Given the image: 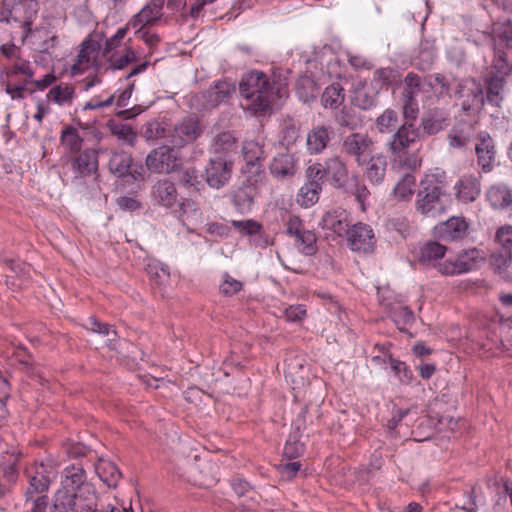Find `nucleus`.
Returning a JSON list of instances; mask_svg holds the SVG:
<instances>
[{"mask_svg":"<svg viewBox=\"0 0 512 512\" xmlns=\"http://www.w3.org/2000/svg\"><path fill=\"white\" fill-rule=\"evenodd\" d=\"M142 134L147 140L158 139L165 135V128L156 120L149 121L143 126Z\"/></svg>","mask_w":512,"mask_h":512,"instance_id":"e2e57ef3","label":"nucleus"},{"mask_svg":"<svg viewBox=\"0 0 512 512\" xmlns=\"http://www.w3.org/2000/svg\"><path fill=\"white\" fill-rule=\"evenodd\" d=\"M450 124L449 112L445 109L434 107L428 109L421 117L420 129L422 140L425 136L436 135L446 129Z\"/></svg>","mask_w":512,"mask_h":512,"instance_id":"dca6fc26","label":"nucleus"},{"mask_svg":"<svg viewBox=\"0 0 512 512\" xmlns=\"http://www.w3.org/2000/svg\"><path fill=\"white\" fill-rule=\"evenodd\" d=\"M243 283L231 277L227 272L223 275V282L219 287L222 295L231 297L241 291Z\"/></svg>","mask_w":512,"mask_h":512,"instance_id":"6e6d98bb","label":"nucleus"},{"mask_svg":"<svg viewBox=\"0 0 512 512\" xmlns=\"http://www.w3.org/2000/svg\"><path fill=\"white\" fill-rule=\"evenodd\" d=\"M399 122L398 113L394 109H385L375 120V128L380 134L395 133Z\"/></svg>","mask_w":512,"mask_h":512,"instance_id":"a19ab883","label":"nucleus"},{"mask_svg":"<svg viewBox=\"0 0 512 512\" xmlns=\"http://www.w3.org/2000/svg\"><path fill=\"white\" fill-rule=\"evenodd\" d=\"M457 105L461 108V115L465 118L475 117L485 104L484 90L475 80H466L458 83L455 90Z\"/></svg>","mask_w":512,"mask_h":512,"instance_id":"39448f33","label":"nucleus"},{"mask_svg":"<svg viewBox=\"0 0 512 512\" xmlns=\"http://www.w3.org/2000/svg\"><path fill=\"white\" fill-rule=\"evenodd\" d=\"M335 132L331 126L318 125L307 135V148L312 154L322 152L334 138Z\"/></svg>","mask_w":512,"mask_h":512,"instance_id":"cd10ccee","label":"nucleus"},{"mask_svg":"<svg viewBox=\"0 0 512 512\" xmlns=\"http://www.w3.org/2000/svg\"><path fill=\"white\" fill-rule=\"evenodd\" d=\"M100 477L108 486L116 487L121 478V472L114 463L107 462L102 467Z\"/></svg>","mask_w":512,"mask_h":512,"instance_id":"5fc2aeb1","label":"nucleus"},{"mask_svg":"<svg viewBox=\"0 0 512 512\" xmlns=\"http://www.w3.org/2000/svg\"><path fill=\"white\" fill-rule=\"evenodd\" d=\"M255 196V188L252 185L242 186L233 194V202L240 210L251 207Z\"/></svg>","mask_w":512,"mask_h":512,"instance_id":"de8ad7c7","label":"nucleus"},{"mask_svg":"<svg viewBox=\"0 0 512 512\" xmlns=\"http://www.w3.org/2000/svg\"><path fill=\"white\" fill-rule=\"evenodd\" d=\"M92 485L87 481V474L81 465H69L62 472L61 487L67 489L71 493H79L83 491L85 486Z\"/></svg>","mask_w":512,"mask_h":512,"instance_id":"a878e982","label":"nucleus"},{"mask_svg":"<svg viewBox=\"0 0 512 512\" xmlns=\"http://www.w3.org/2000/svg\"><path fill=\"white\" fill-rule=\"evenodd\" d=\"M406 170V168H404ZM407 172L396 184L394 188V196L398 200H409L414 194V187L416 184V179L414 175L411 173L414 170L407 169Z\"/></svg>","mask_w":512,"mask_h":512,"instance_id":"37998d69","label":"nucleus"},{"mask_svg":"<svg viewBox=\"0 0 512 512\" xmlns=\"http://www.w3.org/2000/svg\"><path fill=\"white\" fill-rule=\"evenodd\" d=\"M98 154L99 151L94 148H87L76 153L71 159L74 173L80 177L97 174L99 166Z\"/></svg>","mask_w":512,"mask_h":512,"instance_id":"a211bd4d","label":"nucleus"},{"mask_svg":"<svg viewBox=\"0 0 512 512\" xmlns=\"http://www.w3.org/2000/svg\"><path fill=\"white\" fill-rule=\"evenodd\" d=\"M322 191L321 184L305 183L297 195V203L305 208L313 206L318 200Z\"/></svg>","mask_w":512,"mask_h":512,"instance_id":"79ce46f5","label":"nucleus"},{"mask_svg":"<svg viewBox=\"0 0 512 512\" xmlns=\"http://www.w3.org/2000/svg\"><path fill=\"white\" fill-rule=\"evenodd\" d=\"M345 100L344 88L340 83H332L325 88L321 96L324 108L337 109Z\"/></svg>","mask_w":512,"mask_h":512,"instance_id":"58836bf2","label":"nucleus"},{"mask_svg":"<svg viewBox=\"0 0 512 512\" xmlns=\"http://www.w3.org/2000/svg\"><path fill=\"white\" fill-rule=\"evenodd\" d=\"M232 226L238 231L251 236L260 235L262 231V225L252 219L240 221L234 220L232 221Z\"/></svg>","mask_w":512,"mask_h":512,"instance_id":"4d7b16f0","label":"nucleus"},{"mask_svg":"<svg viewBox=\"0 0 512 512\" xmlns=\"http://www.w3.org/2000/svg\"><path fill=\"white\" fill-rule=\"evenodd\" d=\"M6 74L9 77L24 75L26 77L25 83L29 82L33 78V71L31 69L30 63L21 57H16V59L12 61L11 66L8 68Z\"/></svg>","mask_w":512,"mask_h":512,"instance_id":"3c124183","label":"nucleus"},{"mask_svg":"<svg viewBox=\"0 0 512 512\" xmlns=\"http://www.w3.org/2000/svg\"><path fill=\"white\" fill-rule=\"evenodd\" d=\"M475 152L478 165L485 173L490 172L496 158V148L493 138L487 132H481L477 135Z\"/></svg>","mask_w":512,"mask_h":512,"instance_id":"aec40b11","label":"nucleus"},{"mask_svg":"<svg viewBox=\"0 0 512 512\" xmlns=\"http://www.w3.org/2000/svg\"><path fill=\"white\" fill-rule=\"evenodd\" d=\"M469 223L464 217L453 216L436 226V232L440 238L456 241L467 236Z\"/></svg>","mask_w":512,"mask_h":512,"instance_id":"393cba45","label":"nucleus"},{"mask_svg":"<svg viewBox=\"0 0 512 512\" xmlns=\"http://www.w3.org/2000/svg\"><path fill=\"white\" fill-rule=\"evenodd\" d=\"M335 121L339 126L346 127L351 130L356 129L359 124L354 110L348 107H343L336 113Z\"/></svg>","mask_w":512,"mask_h":512,"instance_id":"864d4df0","label":"nucleus"},{"mask_svg":"<svg viewBox=\"0 0 512 512\" xmlns=\"http://www.w3.org/2000/svg\"><path fill=\"white\" fill-rule=\"evenodd\" d=\"M109 62V69L120 70L136 60V54L131 47H126L122 54L112 53L106 57Z\"/></svg>","mask_w":512,"mask_h":512,"instance_id":"49530a36","label":"nucleus"},{"mask_svg":"<svg viewBox=\"0 0 512 512\" xmlns=\"http://www.w3.org/2000/svg\"><path fill=\"white\" fill-rule=\"evenodd\" d=\"M286 233L295 238V244L303 254L311 256L317 252L315 233L305 229L298 216L289 217L286 223Z\"/></svg>","mask_w":512,"mask_h":512,"instance_id":"ddd939ff","label":"nucleus"},{"mask_svg":"<svg viewBox=\"0 0 512 512\" xmlns=\"http://www.w3.org/2000/svg\"><path fill=\"white\" fill-rule=\"evenodd\" d=\"M98 497L93 485L85 486L83 491L76 493L74 512H98Z\"/></svg>","mask_w":512,"mask_h":512,"instance_id":"f704fd0d","label":"nucleus"},{"mask_svg":"<svg viewBox=\"0 0 512 512\" xmlns=\"http://www.w3.org/2000/svg\"><path fill=\"white\" fill-rule=\"evenodd\" d=\"M235 92V85L227 80L217 81L209 89L202 93L203 109L216 108L220 103L225 102Z\"/></svg>","mask_w":512,"mask_h":512,"instance_id":"6ab92c4d","label":"nucleus"},{"mask_svg":"<svg viewBox=\"0 0 512 512\" xmlns=\"http://www.w3.org/2000/svg\"><path fill=\"white\" fill-rule=\"evenodd\" d=\"M392 317L396 325L405 326L414 321V314L407 306H397L392 310ZM402 330V327H399Z\"/></svg>","mask_w":512,"mask_h":512,"instance_id":"13d9d810","label":"nucleus"},{"mask_svg":"<svg viewBox=\"0 0 512 512\" xmlns=\"http://www.w3.org/2000/svg\"><path fill=\"white\" fill-rule=\"evenodd\" d=\"M244 165L242 172L247 174L249 181L261 182L265 178L263 161L266 157L263 145L255 141H246L242 147Z\"/></svg>","mask_w":512,"mask_h":512,"instance_id":"423d86ee","label":"nucleus"},{"mask_svg":"<svg viewBox=\"0 0 512 512\" xmlns=\"http://www.w3.org/2000/svg\"><path fill=\"white\" fill-rule=\"evenodd\" d=\"M423 79L417 73L409 72L403 80V90L401 92L402 98L416 99L419 93H429Z\"/></svg>","mask_w":512,"mask_h":512,"instance_id":"e433bc0d","label":"nucleus"},{"mask_svg":"<svg viewBox=\"0 0 512 512\" xmlns=\"http://www.w3.org/2000/svg\"><path fill=\"white\" fill-rule=\"evenodd\" d=\"M108 169L116 177L122 178L131 175L137 180L142 177L143 167L140 166V171L133 168V158L130 153L122 150H112L108 160Z\"/></svg>","mask_w":512,"mask_h":512,"instance_id":"f3484780","label":"nucleus"},{"mask_svg":"<svg viewBox=\"0 0 512 512\" xmlns=\"http://www.w3.org/2000/svg\"><path fill=\"white\" fill-rule=\"evenodd\" d=\"M76 493L70 492L61 487L54 495L51 512L75 511Z\"/></svg>","mask_w":512,"mask_h":512,"instance_id":"ea45409f","label":"nucleus"},{"mask_svg":"<svg viewBox=\"0 0 512 512\" xmlns=\"http://www.w3.org/2000/svg\"><path fill=\"white\" fill-rule=\"evenodd\" d=\"M241 96L247 100V109L256 116L271 112L274 93L267 75L261 71H251L243 75L239 83Z\"/></svg>","mask_w":512,"mask_h":512,"instance_id":"f03ea898","label":"nucleus"},{"mask_svg":"<svg viewBox=\"0 0 512 512\" xmlns=\"http://www.w3.org/2000/svg\"><path fill=\"white\" fill-rule=\"evenodd\" d=\"M493 38L498 45L512 48V23L510 20L496 23L493 28Z\"/></svg>","mask_w":512,"mask_h":512,"instance_id":"09e8293b","label":"nucleus"},{"mask_svg":"<svg viewBox=\"0 0 512 512\" xmlns=\"http://www.w3.org/2000/svg\"><path fill=\"white\" fill-rule=\"evenodd\" d=\"M454 189L459 201L463 203L474 202L481 193V176L465 174L456 182Z\"/></svg>","mask_w":512,"mask_h":512,"instance_id":"412c9836","label":"nucleus"},{"mask_svg":"<svg viewBox=\"0 0 512 512\" xmlns=\"http://www.w3.org/2000/svg\"><path fill=\"white\" fill-rule=\"evenodd\" d=\"M348 220L349 214L346 210L334 208L325 212L320 225L323 229L331 230L341 237L345 235L349 228Z\"/></svg>","mask_w":512,"mask_h":512,"instance_id":"c85d7f7f","label":"nucleus"},{"mask_svg":"<svg viewBox=\"0 0 512 512\" xmlns=\"http://www.w3.org/2000/svg\"><path fill=\"white\" fill-rule=\"evenodd\" d=\"M448 208L447 195L435 176H426L420 182L416 210L425 217L437 218Z\"/></svg>","mask_w":512,"mask_h":512,"instance_id":"20e7f679","label":"nucleus"},{"mask_svg":"<svg viewBox=\"0 0 512 512\" xmlns=\"http://www.w3.org/2000/svg\"><path fill=\"white\" fill-rule=\"evenodd\" d=\"M478 119L475 117L465 118L459 114L455 117V123L447 134V141L452 149L464 150L472 140L477 138Z\"/></svg>","mask_w":512,"mask_h":512,"instance_id":"0eeeda50","label":"nucleus"},{"mask_svg":"<svg viewBox=\"0 0 512 512\" xmlns=\"http://www.w3.org/2000/svg\"><path fill=\"white\" fill-rule=\"evenodd\" d=\"M101 39H102L101 35L95 34V35L90 36L89 38L85 39L81 45V49L84 50L86 52V54L89 55L90 58H92V60H94L97 57V55L101 49V44H100Z\"/></svg>","mask_w":512,"mask_h":512,"instance_id":"0e129e2a","label":"nucleus"},{"mask_svg":"<svg viewBox=\"0 0 512 512\" xmlns=\"http://www.w3.org/2000/svg\"><path fill=\"white\" fill-rule=\"evenodd\" d=\"M10 269L6 275V285L12 289L23 288L29 282L31 266L19 260H5Z\"/></svg>","mask_w":512,"mask_h":512,"instance_id":"c756f323","label":"nucleus"},{"mask_svg":"<svg viewBox=\"0 0 512 512\" xmlns=\"http://www.w3.org/2000/svg\"><path fill=\"white\" fill-rule=\"evenodd\" d=\"M213 148L216 153H227L236 149V139L230 132L217 134L213 141Z\"/></svg>","mask_w":512,"mask_h":512,"instance_id":"8fccbe9b","label":"nucleus"},{"mask_svg":"<svg viewBox=\"0 0 512 512\" xmlns=\"http://www.w3.org/2000/svg\"><path fill=\"white\" fill-rule=\"evenodd\" d=\"M28 487L25 491V499L29 500L33 495L44 494L48 491L50 484L56 478V471L51 465H34L26 472Z\"/></svg>","mask_w":512,"mask_h":512,"instance_id":"1a4fd4ad","label":"nucleus"},{"mask_svg":"<svg viewBox=\"0 0 512 512\" xmlns=\"http://www.w3.org/2000/svg\"><path fill=\"white\" fill-rule=\"evenodd\" d=\"M232 170V161L227 160L225 157L217 156L209 160L202 177L211 188L220 189L230 180Z\"/></svg>","mask_w":512,"mask_h":512,"instance_id":"4468645a","label":"nucleus"},{"mask_svg":"<svg viewBox=\"0 0 512 512\" xmlns=\"http://www.w3.org/2000/svg\"><path fill=\"white\" fill-rule=\"evenodd\" d=\"M165 0H152L147 3L130 21L134 28L139 27L137 33H141L145 26H152L163 17Z\"/></svg>","mask_w":512,"mask_h":512,"instance_id":"4be33fe9","label":"nucleus"},{"mask_svg":"<svg viewBox=\"0 0 512 512\" xmlns=\"http://www.w3.org/2000/svg\"><path fill=\"white\" fill-rule=\"evenodd\" d=\"M176 147L162 145L153 149L146 156V166L149 171L158 174H169L179 167L178 153Z\"/></svg>","mask_w":512,"mask_h":512,"instance_id":"9d476101","label":"nucleus"},{"mask_svg":"<svg viewBox=\"0 0 512 512\" xmlns=\"http://www.w3.org/2000/svg\"><path fill=\"white\" fill-rule=\"evenodd\" d=\"M110 131L118 139L123 140L127 144L133 146L136 139L137 133L132 129L131 126L121 123H111L109 125Z\"/></svg>","mask_w":512,"mask_h":512,"instance_id":"603ef678","label":"nucleus"},{"mask_svg":"<svg viewBox=\"0 0 512 512\" xmlns=\"http://www.w3.org/2000/svg\"><path fill=\"white\" fill-rule=\"evenodd\" d=\"M83 141L84 139L79 134L78 129L72 125L65 126L61 131L60 142L73 155L81 151Z\"/></svg>","mask_w":512,"mask_h":512,"instance_id":"4c0bfd02","label":"nucleus"},{"mask_svg":"<svg viewBox=\"0 0 512 512\" xmlns=\"http://www.w3.org/2000/svg\"><path fill=\"white\" fill-rule=\"evenodd\" d=\"M487 200L496 209L512 205V191L505 185H493L487 191Z\"/></svg>","mask_w":512,"mask_h":512,"instance_id":"c9c22d12","label":"nucleus"},{"mask_svg":"<svg viewBox=\"0 0 512 512\" xmlns=\"http://www.w3.org/2000/svg\"><path fill=\"white\" fill-rule=\"evenodd\" d=\"M484 258L478 249H468L460 252L455 260H446L439 265L438 271L442 275L453 276L475 269Z\"/></svg>","mask_w":512,"mask_h":512,"instance_id":"f8f14e48","label":"nucleus"},{"mask_svg":"<svg viewBox=\"0 0 512 512\" xmlns=\"http://www.w3.org/2000/svg\"><path fill=\"white\" fill-rule=\"evenodd\" d=\"M85 327L95 333L102 334L104 336H108L109 337L108 346L112 349H115L114 342L117 338V332L115 330L111 329L110 325L100 322L95 317H89L87 319V322L85 323Z\"/></svg>","mask_w":512,"mask_h":512,"instance_id":"a18cd8bd","label":"nucleus"},{"mask_svg":"<svg viewBox=\"0 0 512 512\" xmlns=\"http://www.w3.org/2000/svg\"><path fill=\"white\" fill-rule=\"evenodd\" d=\"M364 162V174L368 181L374 185L381 184L386 175L387 157L383 153H372Z\"/></svg>","mask_w":512,"mask_h":512,"instance_id":"bb28decb","label":"nucleus"},{"mask_svg":"<svg viewBox=\"0 0 512 512\" xmlns=\"http://www.w3.org/2000/svg\"><path fill=\"white\" fill-rule=\"evenodd\" d=\"M324 169L327 181L335 188L342 189L348 181V168L340 156H333L325 160Z\"/></svg>","mask_w":512,"mask_h":512,"instance_id":"5701e85b","label":"nucleus"},{"mask_svg":"<svg viewBox=\"0 0 512 512\" xmlns=\"http://www.w3.org/2000/svg\"><path fill=\"white\" fill-rule=\"evenodd\" d=\"M345 236L352 251L368 253L373 250L376 243L373 229L370 225L362 222L350 226Z\"/></svg>","mask_w":512,"mask_h":512,"instance_id":"2eb2a0df","label":"nucleus"},{"mask_svg":"<svg viewBox=\"0 0 512 512\" xmlns=\"http://www.w3.org/2000/svg\"><path fill=\"white\" fill-rule=\"evenodd\" d=\"M26 37L34 46V49L41 53H48L58 44V38L56 34L49 30L47 27H40L29 30Z\"/></svg>","mask_w":512,"mask_h":512,"instance_id":"7c9ffc66","label":"nucleus"},{"mask_svg":"<svg viewBox=\"0 0 512 512\" xmlns=\"http://www.w3.org/2000/svg\"><path fill=\"white\" fill-rule=\"evenodd\" d=\"M26 500V505L29 506L30 512H46L48 506V497L44 494L33 495L29 500Z\"/></svg>","mask_w":512,"mask_h":512,"instance_id":"774afa93","label":"nucleus"},{"mask_svg":"<svg viewBox=\"0 0 512 512\" xmlns=\"http://www.w3.org/2000/svg\"><path fill=\"white\" fill-rule=\"evenodd\" d=\"M375 144L366 133L354 132L344 137L341 151L345 155L354 158L358 166H364V160L374 151Z\"/></svg>","mask_w":512,"mask_h":512,"instance_id":"6e6552de","label":"nucleus"},{"mask_svg":"<svg viewBox=\"0 0 512 512\" xmlns=\"http://www.w3.org/2000/svg\"><path fill=\"white\" fill-rule=\"evenodd\" d=\"M378 92L373 84L359 82L354 90L353 104L362 110L370 109L376 104Z\"/></svg>","mask_w":512,"mask_h":512,"instance_id":"473e14b6","label":"nucleus"},{"mask_svg":"<svg viewBox=\"0 0 512 512\" xmlns=\"http://www.w3.org/2000/svg\"><path fill=\"white\" fill-rule=\"evenodd\" d=\"M447 248L445 245L436 242H426L419 252V262L424 266L439 267V261L445 256Z\"/></svg>","mask_w":512,"mask_h":512,"instance_id":"2f4dec72","label":"nucleus"},{"mask_svg":"<svg viewBox=\"0 0 512 512\" xmlns=\"http://www.w3.org/2000/svg\"><path fill=\"white\" fill-rule=\"evenodd\" d=\"M74 97V86L62 83L52 87L47 94V98L58 105L70 104Z\"/></svg>","mask_w":512,"mask_h":512,"instance_id":"c03bdc74","label":"nucleus"},{"mask_svg":"<svg viewBox=\"0 0 512 512\" xmlns=\"http://www.w3.org/2000/svg\"><path fill=\"white\" fill-rule=\"evenodd\" d=\"M512 262V252L499 251L492 253L490 257L491 265L498 271L506 268Z\"/></svg>","mask_w":512,"mask_h":512,"instance_id":"338daca9","label":"nucleus"},{"mask_svg":"<svg viewBox=\"0 0 512 512\" xmlns=\"http://www.w3.org/2000/svg\"><path fill=\"white\" fill-rule=\"evenodd\" d=\"M204 126L196 117H185L178 121L169 134L173 147L180 149L196 141L203 133Z\"/></svg>","mask_w":512,"mask_h":512,"instance_id":"9b49d317","label":"nucleus"},{"mask_svg":"<svg viewBox=\"0 0 512 512\" xmlns=\"http://www.w3.org/2000/svg\"><path fill=\"white\" fill-rule=\"evenodd\" d=\"M403 123L397 128L386 144L393 166L417 170L422 164L418 152H411L410 148L422 140V132L416 125L419 114L417 99L402 98Z\"/></svg>","mask_w":512,"mask_h":512,"instance_id":"f257e3e1","label":"nucleus"},{"mask_svg":"<svg viewBox=\"0 0 512 512\" xmlns=\"http://www.w3.org/2000/svg\"><path fill=\"white\" fill-rule=\"evenodd\" d=\"M307 183H318L322 185L323 179L326 178V172L323 164L314 163L306 169Z\"/></svg>","mask_w":512,"mask_h":512,"instance_id":"69168bd1","label":"nucleus"},{"mask_svg":"<svg viewBox=\"0 0 512 512\" xmlns=\"http://www.w3.org/2000/svg\"><path fill=\"white\" fill-rule=\"evenodd\" d=\"M512 73V64L505 51L495 48L490 65L483 76L485 101L494 107H501L507 93V77Z\"/></svg>","mask_w":512,"mask_h":512,"instance_id":"7ed1b4c3","label":"nucleus"},{"mask_svg":"<svg viewBox=\"0 0 512 512\" xmlns=\"http://www.w3.org/2000/svg\"><path fill=\"white\" fill-rule=\"evenodd\" d=\"M232 489L238 497H244L247 495L253 504L257 502L258 494L251 489L247 481L242 479L234 480L232 482Z\"/></svg>","mask_w":512,"mask_h":512,"instance_id":"052dcab7","label":"nucleus"},{"mask_svg":"<svg viewBox=\"0 0 512 512\" xmlns=\"http://www.w3.org/2000/svg\"><path fill=\"white\" fill-rule=\"evenodd\" d=\"M298 159L289 152L278 153L273 157L269 171L276 179H285L293 177L297 171Z\"/></svg>","mask_w":512,"mask_h":512,"instance_id":"b1692460","label":"nucleus"},{"mask_svg":"<svg viewBox=\"0 0 512 512\" xmlns=\"http://www.w3.org/2000/svg\"><path fill=\"white\" fill-rule=\"evenodd\" d=\"M495 241L501 246L502 251L512 252V226L500 227L496 232Z\"/></svg>","mask_w":512,"mask_h":512,"instance_id":"bf43d9fd","label":"nucleus"},{"mask_svg":"<svg viewBox=\"0 0 512 512\" xmlns=\"http://www.w3.org/2000/svg\"><path fill=\"white\" fill-rule=\"evenodd\" d=\"M152 196L154 200L162 206H173L177 198L174 183L166 179L159 180L152 188Z\"/></svg>","mask_w":512,"mask_h":512,"instance_id":"72a5a7b5","label":"nucleus"},{"mask_svg":"<svg viewBox=\"0 0 512 512\" xmlns=\"http://www.w3.org/2000/svg\"><path fill=\"white\" fill-rule=\"evenodd\" d=\"M127 34V28H120L117 32L105 41V45L102 50L103 57H108L112 54V51L120 46L121 41Z\"/></svg>","mask_w":512,"mask_h":512,"instance_id":"680f3d73","label":"nucleus"}]
</instances>
